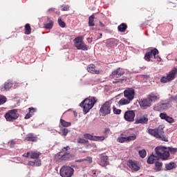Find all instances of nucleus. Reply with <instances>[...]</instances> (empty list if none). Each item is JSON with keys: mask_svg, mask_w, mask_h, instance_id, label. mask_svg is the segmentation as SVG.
Instances as JSON below:
<instances>
[{"mask_svg": "<svg viewBox=\"0 0 177 177\" xmlns=\"http://www.w3.org/2000/svg\"><path fill=\"white\" fill-rule=\"evenodd\" d=\"M100 113L102 116L107 115V114H110L111 113V107L110 105V102H105L100 108Z\"/></svg>", "mask_w": 177, "mask_h": 177, "instance_id": "8", "label": "nucleus"}, {"mask_svg": "<svg viewBox=\"0 0 177 177\" xmlns=\"http://www.w3.org/2000/svg\"><path fill=\"white\" fill-rule=\"evenodd\" d=\"M75 46L77 49H82V50H88V47H86V44L82 42V37H77L75 38Z\"/></svg>", "mask_w": 177, "mask_h": 177, "instance_id": "7", "label": "nucleus"}, {"mask_svg": "<svg viewBox=\"0 0 177 177\" xmlns=\"http://www.w3.org/2000/svg\"><path fill=\"white\" fill-rule=\"evenodd\" d=\"M39 156H41V153L38 152V151H32L30 153V158H32V160H35L37 158H39Z\"/></svg>", "mask_w": 177, "mask_h": 177, "instance_id": "20", "label": "nucleus"}, {"mask_svg": "<svg viewBox=\"0 0 177 177\" xmlns=\"http://www.w3.org/2000/svg\"><path fill=\"white\" fill-rule=\"evenodd\" d=\"M131 101H130L129 100H128V98H122L119 102H118V104L119 106H125L127 104H129V103H131Z\"/></svg>", "mask_w": 177, "mask_h": 177, "instance_id": "19", "label": "nucleus"}, {"mask_svg": "<svg viewBox=\"0 0 177 177\" xmlns=\"http://www.w3.org/2000/svg\"><path fill=\"white\" fill-rule=\"evenodd\" d=\"M96 100L93 97L86 98L81 104L80 107H83V111L84 114L89 113V110L95 106Z\"/></svg>", "mask_w": 177, "mask_h": 177, "instance_id": "2", "label": "nucleus"}, {"mask_svg": "<svg viewBox=\"0 0 177 177\" xmlns=\"http://www.w3.org/2000/svg\"><path fill=\"white\" fill-rule=\"evenodd\" d=\"M157 139H160V140H162L163 142H168V138L164 135H160L159 137L157 138Z\"/></svg>", "mask_w": 177, "mask_h": 177, "instance_id": "34", "label": "nucleus"}, {"mask_svg": "<svg viewBox=\"0 0 177 177\" xmlns=\"http://www.w3.org/2000/svg\"><path fill=\"white\" fill-rule=\"evenodd\" d=\"M12 86H13V82L8 81L4 84V86L0 87V91L2 92H3V91H9Z\"/></svg>", "mask_w": 177, "mask_h": 177, "instance_id": "15", "label": "nucleus"}, {"mask_svg": "<svg viewBox=\"0 0 177 177\" xmlns=\"http://www.w3.org/2000/svg\"><path fill=\"white\" fill-rule=\"evenodd\" d=\"M160 117L162 120H167V118L168 117V115H167V113H162L160 114Z\"/></svg>", "mask_w": 177, "mask_h": 177, "instance_id": "43", "label": "nucleus"}, {"mask_svg": "<svg viewBox=\"0 0 177 177\" xmlns=\"http://www.w3.org/2000/svg\"><path fill=\"white\" fill-rule=\"evenodd\" d=\"M66 156L67 155H62L61 157L62 160H66Z\"/></svg>", "mask_w": 177, "mask_h": 177, "instance_id": "54", "label": "nucleus"}, {"mask_svg": "<svg viewBox=\"0 0 177 177\" xmlns=\"http://www.w3.org/2000/svg\"><path fill=\"white\" fill-rule=\"evenodd\" d=\"M82 161H85V159H80V160H77V162H81Z\"/></svg>", "mask_w": 177, "mask_h": 177, "instance_id": "56", "label": "nucleus"}, {"mask_svg": "<svg viewBox=\"0 0 177 177\" xmlns=\"http://www.w3.org/2000/svg\"><path fill=\"white\" fill-rule=\"evenodd\" d=\"M177 75V68H174L171 70L166 76L162 77L160 79V82L162 84H167V82H171V81H174V78H176Z\"/></svg>", "mask_w": 177, "mask_h": 177, "instance_id": "3", "label": "nucleus"}, {"mask_svg": "<svg viewBox=\"0 0 177 177\" xmlns=\"http://www.w3.org/2000/svg\"><path fill=\"white\" fill-rule=\"evenodd\" d=\"M53 27V22L50 21V23L45 24L44 28L50 30Z\"/></svg>", "mask_w": 177, "mask_h": 177, "instance_id": "36", "label": "nucleus"}, {"mask_svg": "<svg viewBox=\"0 0 177 177\" xmlns=\"http://www.w3.org/2000/svg\"><path fill=\"white\" fill-rule=\"evenodd\" d=\"M128 166L132 172H137L140 169V163L136 160H129Z\"/></svg>", "mask_w": 177, "mask_h": 177, "instance_id": "10", "label": "nucleus"}, {"mask_svg": "<svg viewBox=\"0 0 177 177\" xmlns=\"http://www.w3.org/2000/svg\"><path fill=\"white\" fill-rule=\"evenodd\" d=\"M30 117H31V115H30V113L26 114L25 116V120H28V118H30Z\"/></svg>", "mask_w": 177, "mask_h": 177, "instance_id": "50", "label": "nucleus"}, {"mask_svg": "<svg viewBox=\"0 0 177 177\" xmlns=\"http://www.w3.org/2000/svg\"><path fill=\"white\" fill-rule=\"evenodd\" d=\"M5 118L7 121L13 122L15 120L19 118V113H17V109H12L9 111L5 115Z\"/></svg>", "mask_w": 177, "mask_h": 177, "instance_id": "6", "label": "nucleus"}, {"mask_svg": "<svg viewBox=\"0 0 177 177\" xmlns=\"http://www.w3.org/2000/svg\"><path fill=\"white\" fill-rule=\"evenodd\" d=\"M3 103H6V97L0 95V104H3Z\"/></svg>", "mask_w": 177, "mask_h": 177, "instance_id": "37", "label": "nucleus"}, {"mask_svg": "<svg viewBox=\"0 0 177 177\" xmlns=\"http://www.w3.org/2000/svg\"><path fill=\"white\" fill-rule=\"evenodd\" d=\"M25 34H26V35H30V34H31V26H30V24H27L25 26Z\"/></svg>", "mask_w": 177, "mask_h": 177, "instance_id": "25", "label": "nucleus"}, {"mask_svg": "<svg viewBox=\"0 0 177 177\" xmlns=\"http://www.w3.org/2000/svg\"><path fill=\"white\" fill-rule=\"evenodd\" d=\"M100 160V165H102V167H106V165L109 164V158L107 156H102Z\"/></svg>", "mask_w": 177, "mask_h": 177, "instance_id": "18", "label": "nucleus"}, {"mask_svg": "<svg viewBox=\"0 0 177 177\" xmlns=\"http://www.w3.org/2000/svg\"><path fill=\"white\" fill-rule=\"evenodd\" d=\"M60 122L61 124L62 125V127H71V123L68 122H66L64 120L61 119L60 120Z\"/></svg>", "mask_w": 177, "mask_h": 177, "instance_id": "31", "label": "nucleus"}, {"mask_svg": "<svg viewBox=\"0 0 177 177\" xmlns=\"http://www.w3.org/2000/svg\"><path fill=\"white\" fill-rule=\"evenodd\" d=\"M77 143H80V144H85V143H88V140L84 139V138H78L77 139Z\"/></svg>", "mask_w": 177, "mask_h": 177, "instance_id": "40", "label": "nucleus"}, {"mask_svg": "<svg viewBox=\"0 0 177 177\" xmlns=\"http://www.w3.org/2000/svg\"><path fill=\"white\" fill-rule=\"evenodd\" d=\"M170 100L172 101V100H177V95H175L174 97H171L170 98Z\"/></svg>", "mask_w": 177, "mask_h": 177, "instance_id": "51", "label": "nucleus"}, {"mask_svg": "<svg viewBox=\"0 0 177 177\" xmlns=\"http://www.w3.org/2000/svg\"><path fill=\"white\" fill-rule=\"evenodd\" d=\"M162 168V162H155V167H154L155 171H161Z\"/></svg>", "mask_w": 177, "mask_h": 177, "instance_id": "24", "label": "nucleus"}, {"mask_svg": "<svg viewBox=\"0 0 177 177\" xmlns=\"http://www.w3.org/2000/svg\"><path fill=\"white\" fill-rule=\"evenodd\" d=\"M64 136H67V133H68V129H62V130Z\"/></svg>", "mask_w": 177, "mask_h": 177, "instance_id": "46", "label": "nucleus"}, {"mask_svg": "<svg viewBox=\"0 0 177 177\" xmlns=\"http://www.w3.org/2000/svg\"><path fill=\"white\" fill-rule=\"evenodd\" d=\"M139 156L141 157V158H145L146 157L147 153L146 152L145 149L140 150L138 151Z\"/></svg>", "mask_w": 177, "mask_h": 177, "instance_id": "32", "label": "nucleus"}, {"mask_svg": "<svg viewBox=\"0 0 177 177\" xmlns=\"http://www.w3.org/2000/svg\"><path fill=\"white\" fill-rule=\"evenodd\" d=\"M149 102H157V100H160V97L154 94H151L148 98Z\"/></svg>", "mask_w": 177, "mask_h": 177, "instance_id": "22", "label": "nucleus"}, {"mask_svg": "<svg viewBox=\"0 0 177 177\" xmlns=\"http://www.w3.org/2000/svg\"><path fill=\"white\" fill-rule=\"evenodd\" d=\"M167 149L166 147H157L155 149L156 154L158 156L154 155H151L147 159L148 164H154V162H157L159 158L161 160H165L169 158V151L165 150Z\"/></svg>", "mask_w": 177, "mask_h": 177, "instance_id": "1", "label": "nucleus"}, {"mask_svg": "<svg viewBox=\"0 0 177 177\" xmlns=\"http://www.w3.org/2000/svg\"><path fill=\"white\" fill-rule=\"evenodd\" d=\"M124 97L128 99L131 102L135 99V89L132 88H128L124 91Z\"/></svg>", "mask_w": 177, "mask_h": 177, "instance_id": "9", "label": "nucleus"}, {"mask_svg": "<svg viewBox=\"0 0 177 177\" xmlns=\"http://www.w3.org/2000/svg\"><path fill=\"white\" fill-rule=\"evenodd\" d=\"M104 136H94V139H93V140L102 141L104 140Z\"/></svg>", "mask_w": 177, "mask_h": 177, "instance_id": "38", "label": "nucleus"}, {"mask_svg": "<svg viewBox=\"0 0 177 177\" xmlns=\"http://www.w3.org/2000/svg\"><path fill=\"white\" fill-rule=\"evenodd\" d=\"M118 142H119V143H124V142H127V137L118 138Z\"/></svg>", "mask_w": 177, "mask_h": 177, "instance_id": "39", "label": "nucleus"}, {"mask_svg": "<svg viewBox=\"0 0 177 177\" xmlns=\"http://www.w3.org/2000/svg\"><path fill=\"white\" fill-rule=\"evenodd\" d=\"M160 106L162 111L164 110H168L171 107V100H162L160 101Z\"/></svg>", "mask_w": 177, "mask_h": 177, "instance_id": "12", "label": "nucleus"}, {"mask_svg": "<svg viewBox=\"0 0 177 177\" xmlns=\"http://www.w3.org/2000/svg\"><path fill=\"white\" fill-rule=\"evenodd\" d=\"M114 114H121V109H118L115 107L113 108Z\"/></svg>", "mask_w": 177, "mask_h": 177, "instance_id": "44", "label": "nucleus"}, {"mask_svg": "<svg viewBox=\"0 0 177 177\" xmlns=\"http://www.w3.org/2000/svg\"><path fill=\"white\" fill-rule=\"evenodd\" d=\"M127 142H132V140H136V135L133 134L132 136L126 137Z\"/></svg>", "mask_w": 177, "mask_h": 177, "instance_id": "30", "label": "nucleus"}, {"mask_svg": "<svg viewBox=\"0 0 177 177\" xmlns=\"http://www.w3.org/2000/svg\"><path fill=\"white\" fill-rule=\"evenodd\" d=\"M28 165H30L31 167H35V163L34 161H30L28 162Z\"/></svg>", "mask_w": 177, "mask_h": 177, "instance_id": "47", "label": "nucleus"}, {"mask_svg": "<svg viewBox=\"0 0 177 177\" xmlns=\"http://www.w3.org/2000/svg\"><path fill=\"white\" fill-rule=\"evenodd\" d=\"M148 133L151 136H154V138H160V133H158V129H148Z\"/></svg>", "mask_w": 177, "mask_h": 177, "instance_id": "16", "label": "nucleus"}, {"mask_svg": "<svg viewBox=\"0 0 177 177\" xmlns=\"http://www.w3.org/2000/svg\"><path fill=\"white\" fill-rule=\"evenodd\" d=\"M153 59H157L158 62L161 61V57L158 56V50H157L156 48L151 50L149 52L147 53L145 56V60H147V62H150V60H153Z\"/></svg>", "mask_w": 177, "mask_h": 177, "instance_id": "4", "label": "nucleus"}, {"mask_svg": "<svg viewBox=\"0 0 177 177\" xmlns=\"http://www.w3.org/2000/svg\"><path fill=\"white\" fill-rule=\"evenodd\" d=\"M94 20H95V17H93V15H91L89 17V20H88V26L90 27H93V26H95V24L93 23Z\"/></svg>", "mask_w": 177, "mask_h": 177, "instance_id": "29", "label": "nucleus"}, {"mask_svg": "<svg viewBox=\"0 0 177 177\" xmlns=\"http://www.w3.org/2000/svg\"><path fill=\"white\" fill-rule=\"evenodd\" d=\"M9 143H10V146L11 147H13V146H15V142L11 141V142H10Z\"/></svg>", "mask_w": 177, "mask_h": 177, "instance_id": "52", "label": "nucleus"}, {"mask_svg": "<svg viewBox=\"0 0 177 177\" xmlns=\"http://www.w3.org/2000/svg\"><path fill=\"white\" fill-rule=\"evenodd\" d=\"M167 122H169V124H172L173 122H175V120L169 116H167L166 118V120Z\"/></svg>", "mask_w": 177, "mask_h": 177, "instance_id": "41", "label": "nucleus"}, {"mask_svg": "<svg viewBox=\"0 0 177 177\" xmlns=\"http://www.w3.org/2000/svg\"><path fill=\"white\" fill-rule=\"evenodd\" d=\"M68 9H70V6H64V7L62 8V10H64V11H67V10H68Z\"/></svg>", "mask_w": 177, "mask_h": 177, "instance_id": "48", "label": "nucleus"}, {"mask_svg": "<svg viewBox=\"0 0 177 177\" xmlns=\"http://www.w3.org/2000/svg\"><path fill=\"white\" fill-rule=\"evenodd\" d=\"M124 71L121 68H118L116 71H113L111 75V78H118L121 75H124Z\"/></svg>", "mask_w": 177, "mask_h": 177, "instance_id": "13", "label": "nucleus"}, {"mask_svg": "<svg viewBox=\"0 0 177 177\" xmlns=\"http://www.w3.org/2000/svg\"><path fill=\"white\" fill-rule=\"evenodd\" d=\"M58 24H59V26L62 28H64V27H66V23L62 21V19H58Z\"/></svg>", "mask_w": 177, "mask_h": 177, "instance_id": "35", "label": "nucleus"}, {"mask_svg": "<svg viewBox=\"0 0 177 177\" xmlns=\"http://www.w3.org/2000/svg\"><path fill=\"white\" fill-rule=\"evenodd\" d=\"M153 110L155 111H162V106H161V102L153 106Z\"/></svg>", "mask_w": 177, "mask_h": 177, "instance_id": "27", "label": "nucleus"}, {"mask_svg": "<svg viewBox=\"0 0 177 177\" xmlns=\"http://www.w3.org/2000/svg\"><path fill=\"white\" fill-rule=\"evenodd\" d=\"M62 177H71L74 174V169L70 166H63L59 171Z\"/></svg>", "mask_w": 177, "mask_h": 177, "instance_id": "5", "label": "nucleus"}, {"mask_svg": "<svg viewBox=\"0 0 177 177\" xmlns=\"http://www.w3.org/2000/svg\"><path fill=\"white\" fill-rule=\"evenodd\" d=\"M118 28L120 32H125V30H127V25L122 24Z\"/></svg>", "mask_w": 177, "mask_h": 177, "instance_id": "28", "label": "nucleus"}, {"mask_svg": "<svg viewBox=\"0 0 177 177\" xmlns=\"http://www.w3.org/2000/svg\"><path fill=\"white\" fill-rule=\"evenodd\" d=\"M84 137L85 138V139H89L90 140H93L94 137L92 136L91 134H84Z\"/></svg>", "mask_w": 177, "mask_h": 177, "instance_id": "42", "label": "nucleus"}, {"mask_svg": "<svg viewBox=\"0 0 177 177\" xmlns=\"http://www.w3.org/2000/svg\"><path fill=\"white\" fill-rule=\"evenodd\" d=\"M28 142H35V137L32 136V134H28V136L25 138Z\"/></svg>", "mask_w": 177, "mask_h": 177, "instance_id": "26", "label": "nucleus"}, {"mask_svg": "<svg viewBox=\"0 0 177 177\" xmlns=\"http://www.w3.org/2000/svg\"><path fill=\"white\" fill-rule=\"evenodd\" d=\"M34 162H35V167H40V165H41L40 160H36L34 161Z\"/></svg>", "mask_w": 177, "mask_h": 177, "instance_id": "45", "label": "nucleus"}, {"mask_svg": "<svg viewBox=\"0 0 177 177\" xmlns=\"http://www.w3.org/2000/svg\"><path fill=\"white\" fill-rule=\"evenodd\" d=\"M167 149L169 150V151H170V153H171V154H175V153H177V148H174L171 147H169L168 148L166 147V151H167Z\"/></svg>", "mask_w": 177, "mask_h": 177, "instance_id": "33", "label": "nucleus"}, {"mask_svg": "<svg viewBox=\"0 0 177 177\" xmlns=\"http://www.w3.org/2000/svg\"><path fill=\"white\" fill-rule=\"evenodd\" d=\"M166 169L168 171H171V169H174V168H176V164L175 162H170L165 166Z\"/></svg>", "mask_w": 177, "mask_h": 177, "instance_id": "23", "label": "nucleus"}, {"mask_svg": "<svg viewBox=\"0 0 177 177\" xmlns=\"http://www.w3.org/2000/svg\"><path fill=\"white\" fill-rule=\"evenodd\" d=\"M68 149H70L69 147H64V151L68 150Z\"/></svg>", "mask_w": 177, "mask_h": 177, "instance_id": "55", "label": "nucleus"}, {"mask_svg": "<svg viewBox=\"0 0 177 177\" xmlns=\"http://www.w3.org/2000/svg\"><path fill=\"white\" fill-rule=\"evenodd\" d=\"M85 161H88V162H92V158L91 157H87L85 159Z\"/></svg>", "mask_w": 177, "mask_h": 177, "instance_id": "49", "label": "nucleus"}, {"mask_svg": "<svg viewBox=\"0 0 177 177\" xmlns=\"http://www.w3.org/2000/svg\"><path fill=\"white\" fill-rule=\"evenodd\" d=\"M87 71L91 73V74H99L100 73L99 70L96 69L95 65H90V66L87 68Z\"/></svg>", "mask_w": 177, "mask_h": 177, "instance_id": "17", "label": "nucleus"}, {"mask_svg": "<svg viewBox=\"0 0 177 177\" xmlns=\"http://www.w3.org/2000/svg\"><path fill=\"white\" fill-rule=\"evenodd\" d=\"M139 104L141 107H150L151 106V102L149 98L140 100Z\"/></svg>", "mask_w": 177, "mask_h": 177, "instance_id": "14", "label": "nucleus"}, {"mask_svg": "<svg viewBox=\"0 0 177 177\" xmlns=\"http://www.w3.org/2000/svg\"><path fill=\"white\" fill-rule=\"evenodd\" d=\"M24 157H30V152H28L26 154L24 155Z\"/></svg>", "mask_w": 177, "mask_h": 177, "instance_id": "53", "label": "nucleus"}, {"mask_svg": "<svg viewBox=\"0 0 177 177\" xmlns=\"http://www.w3.org/2000/svg\"><path fill=\"white\" fill-rule=\"evenodd\" d=\"M147 121H149V119L145 117H142L136 120V124H146Z\"/></svg>", "mask_w": 177, "mask_h": 177, "instance_id": "21", "label": "nucleus"}, {"mask_svg": "<svg viewBox=\"0 0 177 177\" xmlns=\"http://www.w3.org/2000/svg\"><path fill=\"white\" fill-rule=\"evenodd\" d=\"M124 118L125 121H127L128 122H133V121H135V111H126L124 114Z\"/></svg>", "mask_w": 177, "mask_h": 177, "instance_id": "11", "label": "nucleus"}]
</instances>
